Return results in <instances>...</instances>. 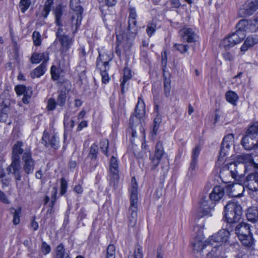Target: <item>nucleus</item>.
<instances>
[{"instance_id":"1a4fd4ad","label":"nucleus","mask_w":258,"mask_h":258,"mask_svg":"<svg viewBox=\"0 0 258 258\" xmlns=\"http://www.w3.org/2000/svg\"><path fill=\"white\" fill-rule=\"evenodd\" d=\"M258 9V2L256 0H247L239 11L238 15L241 17L252 15Z\"/></svg>"},{"instance_id":"72a5a7b5","label":"nucleus","mask_w":258,"mask_h":258,"mask_svg":"<svg viewBox=\"0 0 258 258\" xmlns=\"http://www.w3.org/2000/svg\"><path fill=\"white\" fill-rule=\"evenodd\" d=\"M1 103L2 107L3 106V112H4V114L0 115V121H5L7 117V112L10 103L9 100L6 99L3 101Z\"/></svg>"},{"instance_id":"13d9d810","label":"nucleus","mask_w":258,"mask_h":258,"mask_svg":"<svg viewBox=\"0 0 258 258\" xmlns=\"http://www.w3.org/2000/svg\"><path fill=\"white\" fill-rule=\"evenodd\" d=\"M51 78L53 80H57L59 78V74L57 68L54 66H53L51 68Z\"/></svg>"},{"instance_id":"a211bd4d","label":"nucleus","mask_w":258,"mask_h":258,"mask_svg":"<svg viewBox=\"0 0 258 258\" xmlns=\"http://www.w3.org/2000/svg\"><path fill=\"white\" fill-rule=\"evenodd\" d=\"M57 40H58L60 43V49L62 52H66L70 48L73 42L72 38L68 35L56 39L54 42Z\"/></svg>"},{"instance_id":"37998d69","label":"nucleus","mask_w":258,"mask_h":258,"mask_svg":"<svg viewBox=\"0 0 258 258\" xmlns=\"http://www.w3.org/2000/svg\"><path fill=\"white\" fill-rule=\"evenodd\" d=\"M174 48L176 50L179 51L181 53L186 52L188 48V46L186 44H175Z\"/></svg>"},{"instance_id":"f3484780","label":"nucleus","mask_w":258,"mask_h":258,"mask_svg":"<svg viewBox=\"0 0 258 258\" xmlns=\"http://www.w3.org/2000/svg\"><path fill=\"white\" fill-rule=\"evenodd\" d=\"M237 160L239 162L245 164L244 168L245 169H247V164L253 166L255 168H258V164L254 163L252 157L250 154H246L239 155L237 157Z\"/></svg>"},{"instance_id":"473e14b6","label":"nucleus","mask_w":258,"mask_h":258,"mask_svg":"<svg viewBox=\"0 0 258 258\" xmlns=\"http://www.w3.org/2000/svg\"><path fill=\"white\" fill-rule=\"evenodd\" d=\"M46 54L45 53H33L30 58L31 62L32 63H38L43 59H45Z\"/></svg>"},{"instance_id":"c9c22d12","label":"nucleus","mask_w":258,"mask_h":258,"mask_svg":"<svg viewBox=\"0 0 258 258\" xmlns=\"http://www.w3.org/2000/svg\"><path fill=\"white\" fill-rule=\"evenodd\" d=\"M56 255L55 258H64L65 257L66 252L64 246L62 243H60L56 248Z\"/></svg>"},{"instance_id":"5701e85b","label":"nucleus","mask_w":258,"mask_h":258,"mask_svg":"<svg viewBox=\"0 0 258 258\" xmlns=\"http://www.w3.org/2000/svg\"><path fill=\"white\" fill-rule=\"evenodd\" d=\"M246 215L248 221L254 222L258 220V210L255 208H250Z\"/></svg>"},{"instance_id":"09e8293b","label":"nucleus","mask_w":258,"mask_h":258,"mask_svg":"<svg viewBox=\"0 0 258 258\" xmlns=\"http://www.w3.org/2000/svg\"><path fill=\"white\" fill-rule=\"evenodd\" d=\"M229 150V149L222 146L221 147V150L218 159L219 162L223 161L224 160V157L227 155Z\"/></svg>"},{"instance_id":"49530a36","label":"nucleus","mask_w":258,"mask_h":258,"mask_svg":"<svg viewBox=\"0 0 258 258\" xmlns=\"http://www.w3.org/2000/svg\"><path fill=\"white\" fill-rule=\"evenodd\" d=\"M55 23L57 26L60 25V18L62 16V10L60 8H57L55 10Z\"/></svg>"},{"instance_id":"3c124183","label":"nucleus","mask_w":258,"mask_h":258,"mask_svg":"<svg viewBox=\"0 0 258 258\" xmlns=\"http://www.w3.org/2000/svg\"><path fill=\"white\" fill-rule=\"evenodd\" d=\"M156 28V25L154 23H150L148 24L146 32L149 36H151L155 32Z\"/></svg>"},{"instance_id":"cd10ccee","label":"nucleus","mask_w":258,"mask_h":258,"mask_svg":"<svg viewBox=\"0 0 258 258\" xmlns=\"http://www.w3.org/2000/svg\"><path fill=\"white\" fill-rule=\"evenodd\" d=\"M138 30H127V32L125 36H122V39L124 41H126L129 43V46H131L132 42L135 39L137 34Z\"/></svg>"},{"instance_id":"de8ad7c7","label":"nucleus","mask_w":258,"mask_h":258,"mask_svg":"<svg viewBox=\"0 0 258 258\" xmlns=\"http://www.w3.org/2000/svg\"><path fill=\"white\" fill-rule=\"evenodd\" d=\"M164 94L166 97H168L170 96V82L168 79H165L164 82Z\"/></svg>"},{"instance_id":"39448f33","label":"nucleus","mask_w":258,"mask_h":258,"mask_svg":"<svg viewBox=\"0 0 258 258\" xmlns=\"http://www.w3.org/2000/svg\"><path fill=\"white\" fill-rule=\"evenodd\" d=\"M235 233L243 245L247 246L253 244V239L250 233L249 224L241 222L235 228Z\"/></svg>"},{"instance_id":"a878e982","label":"nucleus","mask_w":258,"mask_h":258,"mask_svg":"<svg viewBox=\"0 0 258 258\" xmlns=\"http://www.w3.org/2000/svg\"><path fill=\"white\" fill-rule=\"evenodd\" d=\"M233 143L234 136L233 134H230L223 138L221 146L230 149V147L233 146Z\"/></svg>"},{"instance_id":"ddd939ff","label":"nucleus","mask_w":258,"mask_h":258,"mask_svg":"<svg viewBox=\"0 0 258 258\" xmlns=\"http://www.w3.org/2000/svg\"><path fill=\"white\" fill-rule=\"evenodd\" d=\"M243 185L251 191H258V171L248 174L245 178Z\"/></svg>"},{"instance_id":"052dcab7","label":"nucleus","mask_w":258,"mask_h":258,"mask_svg":"<svg viewBox=\"0 0 258 258\" xmlns=\"http://www.w3.org/2000/svg\"><path fill=\"white\" fill-rule=\"evenodd\" d=\"M56 102L54 99L50 98L48 100L47 108L49 110H53L56 106Z\"/></svg>"},{"instance_id":"4be33fe9","label":"nucleus","mask_w":258,"mask_h":258,"mask_svg":"<svg viewBox=\"0 0 258 258\" xmlns=\"http://www.w3.org/2000/svg\"><path fill=\"white\" fill-rule=\"evenodd\" d=\"M46 71V62L43 61L40 66L33 70L30 73L32 78H39L42 76Z\"/></svg>"},{"instance_id":"9d476101","label":"nucleus","mask_w":258,"mask_h":258,"mask_svg":"<svg viewBox=\"0 0 258 258\" xmlns=\"http://www.w3.org/2000/svg\"><path fill=\"white\" fill-rule=\"evenodd\" d=\"M23 168L25 172L27 174H31L34 169L35 161L32 157L31 152L30 150H26L22 156Z\"/></svg>"},{"instance_id":"7c9ffc66","label":"nucleus","mask_w":258,"mask_h":258,"mask_svg":"<svg viewBox=\"0 0 258 258\" xmlns=\"http://www.w3.org/2000/svg\"><path fill=\"white\" fill-rule=\"evenodd\" d=\"M227 168L233 178H236L238 174L237 165L235 162H231L227 165Z\"/></svg>"},{"instance_id":"4468645a","label":"nucleus","mask_w":258,"mask_h":258,"mask_svg":"<svg viewBox=\"0 0 258 258\" xmlns=\"http://www.w3.org/2000/svg\"><path fill=\"white\" fill-rule=\"evenodd\" d=\"M42 140V144L46 147L50 146L54 149H56L59 146L58 137L56 134L48 135L47 133L44 131Z\"/></svg>"},{"instance_id":"b1692460","label":"nucleus","mask_w":258,"mask_h":258,"mask_svg":"<svg viewBox=\"0 0 258 258\" xmlns=\"http://www.w3.org/2000/svg\"><path fill=\"white\" fill-rule=\"evenodd\" d=\"M250 25H251V22H248V21L244 19L241 20L237 24V30H241V31H244L245 33L246 31L250 32Z\"/></svg>"},{"instance_id":"e2e57ef3","label":"nucleus","mask_w":258,"mask_h":258,"mask_svg":"<svg viewBox=\"0 0 258 258\" xmlns=\"http://www.w3.org/2000/svg\"><path fill=\"white\" fill-rule=\"evenodd\" d=\"M154 110L155 111H158L159 109V95L158 94L154 95Z\"/></svg>"},{"instance_id":"4d7b16f0","label":"nucleus","mask_w":258,"mask_h":258,"mask_svg":"<svg viewBox=\"0 0 258 258\" xmlns=\"http://www.w3.org/2000/svg\"><path fill=\"white\" fill-rule=\"evenodd\" d=\"M41 251L44 253V254L46 255L48 254L51 250V248L49 245H48L45 241L42 242L41 244Z\"/></svg>"},{"instance_id":"393cba45","label":"nucleus","mask_w":258,"mask_h":258,"mask_svg":"<svg viewBox=\"0 0 258 258\" xmlns=\"http://www.w3.org/2000/svg\"><path fill=\"white\" fill-rule=\"evenodd\" d=\"M226 100L231 104L235 106L238 99V96L236 93L232 91H227L225 94Z\"/></svg>"},{"instance_id":"864d4df0","label":"nucleus","mask_w":258,"mask_h":258,"mask_svg":"<svg viewBox=\"0 0 258 258\" xmlns=\"http://www.w3.org/2000/svg\"><path fill=\"white\" fill-rule=\"evenodd\" d=\"M200 153V147L197 146L192 150L191 154V160L198 161V158Z\"/></svg>"},{"instance_id":"0eeeda50","label":"nucleus","mask_w":258,"mask_h":258,"mask_svg":"<svg viewBox=\"0 0 258 258\" xmlns=\"http://www.w3.org/2000/svg\"><path fill=\"white\" fill-rule=\"evenodd\" d=\"M145 113V105L143 100H139L135 108V114H132L130 119V125L132 130V136L135 137L137 132L134 128L136 125L142 128L141 118Z\"/></svg>"},{"instance_id":"f8f14e48","label":"nucleus","mask_w":258,"mask_h":258,"mask_svg":"<svg viewBox=\"0 0 258 258\" xmlns=\"http://www.w3.org/2000/svg\"><path fill=\"white\" fill-rule=\"evenodd\" d=\"M11 164L8 167L7 170L8 174L14 175L17 181L21 180L22 168L20 164V160L18 158L12 159Z\"/></svg>"},{"instance_id":"9b49d317","label":"nucleus","mask_w":258,"mask_h":258,"mask_svg":"<svg viewBox=\"0 0 258 258\" xmlns=\"http://www.w3.org/2000/svg\"><path fill=\"white\" fill-rule=\"evenodd\" d=\"M112 53L110 51L99 52V56L96 60V67L99 70L102 69H109V62L112 59Z\"/></svg>"},{"instance_id":"5fc2aeb1","label":"nucleus","mask_w":258,"mask_h":258,"mask_svg":"<svg viewBox=\"0 0 258 258\" xmlns=\"http://www.w3.org/2000/svg\"><path fill=\"white\" fill-rule=\"evenodd\" d=\"M150 159L151 160V169L153 170L159 165L161 159L157 158L154 156V157L150 156Z\"/></svg>"},{"instance_id":"6ab92c4d","label":"nucleus","mask_w":258,"mask_h":258,"mask_svg":"<svg viewBox=\"0 0 258 258\" xmlns=\"http://www.w3.org/2000/svg\"><path fill=\"white\" fill-rule=\"evenodd\" d=\"M23 146V142L20 141L17 142L16 144L14 145L12 150V159H16V158H18L19 160H20V155L21 154L23 155L24 152L28 150L25 149L24 150L22 148Z\"/></svg>"},{"instance_id":"79ce46f5","label":"nucleus","mask_w":258,"mask_h":258,"mask_svg":"<svg viewBox=\"0 0 258 258\" xmlns=\"http://www.w3.org/2000/svg\"><path fill=\"white\" fill-rule=\"evenodd\" d=\"M108 148V141L104 139L100 143V148L103 154L107 156V149Z\"/></svg>"},{"instance_id":"680f3d73","label":"nucleus","mask_w":258,"mask_h":258,"mask_svg":"<svg viewBox=\"0 0 258 258\" xmlns=\"http://www.w3.org/2000/svg\"><path fill=\"white\" fill-rule=\"evenodd\" d=\"M27 87L24 85H18L15 87V90L19 95H23Z\"/></svg>"},{"instance_id":"4c0bfd02","label":"nucleus","mask_w":258,"mask_h":258,"mask_svg":"<svg viewBox=\"0 0 258 258\" xmlns=\"http://www.w3.org/2000/svg\"><path fill=\"white\" fill-rule=\"evenodd\" d=\"M106 258H115V247L113 244H109L106 249Z\"/></svg>"},{"instance_id":"ea45409f","label":"nucleus","mask_w":258,"mask_h":258,"mask_svg":"<svg viewBox=\"0 0 258 258\" xmlns=\"http://www.w3.org/2000/svg\"><path fill=\"white\" fill-rule=\"evenodd\" d=\"M66 100V94L64 92H60L57 98V104L60 106H62L64 105Z\"/></svg>"},{"instance_id":"2eb2a0df","label":"nucleus","mask_w":258,"mask_h":258,"mask_svg":"<svg viewBox=\"0 0 258 258\" xmlns=\"http://www.w3.org/2000/svg\"><path fill=\"white\" fill-rule=\"evenodd\" d=\"M179 35L183 41L187 42H195L197 38V35L192 29L184 28L179 31Z\"/></svg>"},{"instance_id":"603ef678","label":"nucleus","mask_w":258,"mask_h":258,"mask_svg":"<svg viewBox=\"0 0 258 258\" xmlns=\"http://www.w3.org/2000/svg\"><path fill=\"white\" fill-rule=\"evenodd\" d=\"M128 30H133L134 31L138 30L136 19L128 18Z\"/></svg>"},{"instance_id":"20e7f679","label":"nucleus","mask_w":258,"mask_h":258,"mask_svg":"<svg viewBox=\"0 0 258 258\" xmlns=\"http://www.w3.org/2000/svg\"><path fill=\"white\" fill-rule=\"evenodd\" d=\"M241 144L246 150L258 148V121L251 125L241 140Z\"/></svg>"},{"instance_id":"412c9836","label":"nucleus","mask_w":258,"mask_h":258,"mask_svg":"<svg viewBox=\"0 0 258 258\" xmlns=\"http://www.w3.org/2000/svg\"><path fill=\"white\" fill-rule=\"evenodd\" d=\"M138 202V184L135 177H133L131 186L130 203Z\"/></svg>"},{"instance_id":"338daca9","label":"nucleus","mask_w":258,"mask_h":258,"mask_svg":"<svg viewBox=\"0 0 258 258\" xmlns=\"http://www.w3.org/2000/svg\"><path fill=\"white\" fill-rule=\"evenodd\" d=\"M229 188L232 191H234L236 189H240L242 191L244 190V186L238 183H234L231 185H229Z\"/></svg>"},{"instance_id":"a18cd8bd","label":"nucleus","mask_w":258,"mask_h":258,"mask_svg":"<svg viewBox=\"0 0 258 258\" xmlns=\"http://www.w3.org/2000/svg\"><path fill=\"white\" fill-rule=\"evenodd\" d=\"M58 28L57 29V32L56 33V38H59L61 37L66 36L67 35L66 33L68 31L67 29H66L65 30L62 28L63 25L61 24V22H60V25L58 26Z\"/></svg>"},{"instance_id":"6e6d98bb","label":"nucleus","mask_w":258,"mask_h":258,"mask_svg":"<svg viewBox=\"0 0 258 258\" xmlns=\"http://www.w3.org/2000/svg\"><path fill=\"white\" fill-rule=\"evenodd\" d=\"M222 56L226 61H231L234 59V54L231 52L227 51V50L222 53Z\"/></svg>"},{"instance_id":"7ed1b4c3","label":"nucleus","mask_w":258,"mask_h":258,"mask_svg":"<svg viewBox=\"0 0 258 258\" xmlns=\"http://www.w3.org/2000/svg\"><path fill=\"white\" fill-rule=\"evenodd\" d=\"M224 217L230 225L239 222L242 219V208L237 203L228 202L224 207Z\"/></svg>"},{"instance_id":"8fccbe9b","label":"nucleus","mask_w":258,"mask_h":258,"mask_svg":"<svg viewBox=\"0 0 258 258\" xmlns=\"http://www.w3.org/2000/svg\"><path fill=\"white\" fill-rule=\"evenodd\" d=\"M108 70H109V69H102V70H100V75L102 77V82L104 84H106L107 83H108L109 80L108 74L107 73Z\"/></svg>"},{"instance_id":"58836bf2","label":"nucleus","mask_w":258,"mask_h":258,"mask_svg":"<svg viewBox=\"0 0 258 258\" xmlns=\"http://www.w3.org/2000/svg\"><path fill=\"white\" fill-rule=\"evenodd\" d=\"M31 2L30 0H21L20 2L19 6L21 11L23 13H24L29 8Z\"/></svg>"},{"instance_id":"dca6fc26","label":"nucleus","mask_w":258,"mask_h":258,"mask_svg":"<svg viewBox=\"0 0 258 258\" xmlns=\"http://www.w3.org/2000/svg\"><path fill=\"white\" fill-rule=\"evenodd\" d=\"M137 206L138 202L131 203V205L128 210V219L129 225L134 227L137 221Z\"/></svg>"},{"instance_id":"2f4dec72","label":"nucleus","mask_w":258,"mask_h":258,"mask_svg":"<svg viewBox=\"0 0 258 258\" xmlns=\"http://www.w3.org/2000/svg\"><path fill=\"white\" fill-rule=\"evenodd\" d=\"M163 143L161 141H159L156 146L154 157L157 158L161 159L164 154Z\"/></svg>"},{"instance_id":"bb28decb","label":"nucleus","mask_w":258,"mask_h":258,"mask_svg":"<svg viewBox=\"0 0 258 258\" xmlns=\"http://www.w3.org/2000/svg\"><path fill=\"white\" fill-rule=\"evenodd\" d=\"M155 112L157 114L154 120V126L151 132L153 136L156 135L157 132L162 121V116L159 113V109H158V111Z\"/></svg>"},{"instance_id":"6e6552de","label":"nucleus","mask_w":258,"mask_h":258,"mask_svg":"<svg viewBox=\"0 0 258 258\" xmlns=\"http://www.w3.org/2000/svg\"><path fill=\"white\" fill-rule=\"evenodd\" d=\"M119 182V169L116 157L112 156L109 162V184L114 189L117 187Z\"/></svg>"},{"instance_id":"f03ea898","label":"nucleus","mask_w":258,"mask_h":258,"mask_svg":"<svg viewBox=\"0 0 258 258\" xmlns=\"http://www.w3.org/2000/svg\"><path fill=\"white\" fill-rule=\"evenodd\" d=\"M224 195V188L221 186H215L209 198L205 197L200 202V207L198 212V218L204 216H211V212L215 206V202L219 201Z\"/></svg>"},{"instance_id":"c85d7f7f","label":"nucleus","mask_w":258,"mask_h":258,"mask_svg":"<svg viewBox=\"0 0 258 258\" xmlns=\"http://www.w3.org/2000/svg\"><path fill=\"white\" fill-rule=\"evenodd\" d=\"M234 46L229 36L224 38L220 43L219 46L221 49H224L225 51L230 49Z\"/></svg>"},{"instance_id":"e433bc0d","label":"nucleus","mask_w":258,"mask_h":258,"mask_svg":"<svg viewBox=\"0 0 258 258\" xmlns=\"http://www.w3.org/2000/svg\"><path fill=\"white\" fill-rule=\"evenodd\" d=\"M11 211L13 214V223L15 225H17L20 222V217L21 213V209L20 208L17 210L15 209H11Z\"/></svg>"},{"instance_id":"a19ab883","label":"nucleus","mask_w":258,"mask_h":258,"mask_svg":"<svg viewBox=\"0 0 258 258\" xmlns=\"http://www.w3.org/2000/svg\"><path fill=\"white\" fill-rule=\"evenodd\" d=\"M98 148L97 145L93 144L90 148L89 152V156H91V159H96L98 153Z\"/></svg>"},{"instance_id":"774afa93","label":"nucleus","mask_w":258,"mask_h":258,"mask_svg":"<svg viewBox=\"0 0 258 258\" xmlns=\"http://www.w3.org/2000/svg\"><path fill=\"white\" fill-rule=\"evenodd\" d=\"M128 258H143L142 250L138 248L135 250L134 255L129 256Z\"/></svg>"},{"instance_id":"c756f323","label":"nucleus","mask_w":258,"mask_h":258,"mask_svg":"<svg viewBox=\"0 0 258 258\" xmlns=\"http://www.w3.org/2000/svg\"><path fill=\"white\" fill-rule=\"evenodd\" d=\"M132 77L131 71L128 68H124L123 80L121 83V92L124 93V84Z\"/></svg>"},{"instance_id":"0e129e2a","label":"nucleus","mask_w":258,"mask_h":258,"mask_svg":"<svg viewBox=\"0 0 258 258\" xmlns=\"http://www.w3.org/2000/svg\"><path fill=\"white\" fill-rule=\"evenodd\" d=\"M197 163L198 161H196L191 160L190 162L188 170L192 175L195 174V170L196 168Z\"/></svg>"},{"instance_id":"69168bd1","label":"nucleus","mask_w":258,"mask_h":258,"mask_svg":"<svg viewBox=\"0 0 258 258\" xmlns=\"http://www.w3.org/2000/svg\"><path fill=\"white\" fill-rule=\"evenodd\" d=\"M250 32L255 31L257 29H258V17L254 19V23L251 22V25H250Z\"/></svg>"},{"instance_id":"f257e3e1","label":"nucleus","mask_w":258,"mask_h":258,"mask_svg":"<svg viewBox=\"0 0 258 258\" xmlns=\"http://www.w3.org/2000/svg\"><path fill=\"white\" fill-rule=\"evenodd\" d=\"M232 229L227 227L226 229H222L219 231L210 236L205 241H203L204 239L203 234L200 233L192 241V245L194 250L201 251L204 248L208 247L211 248L207 254V258H223L224 253V247L223 243L228 241L230 233Z\"/></svg>"},{"instance_id":"f704fd0d","label":"nucleus","mask_w":258,"mask_h":258,"mask_svg":"<svg viewBox=\"0 0 258 258\" xmlns=\"http://www.w3.org/2000/svg\"><path fill=\"white\" fill-rule=\"evenodd\" d=\"M0 181L1 182L3 187L8 186L11 183V178L8 177L4 172L3 170L0 171Z\"/></svg>"},{"instance_id":"aec40b11","label":"nucleus","mask_w":258,"mask_h":258,"mask_svg":"<svg viewBox=\"0 0 258 258\" xmlns=\"http://www.w3.org/2000/svg\"><path fill=\"white\" fill-rule=\"evenodd\" d=\"M246 34L244 31L236 30V32L229 36L234 45L240 43L245 37Z\"/></svg>"},{"instance_id":"423d86ee","label":"nucleus","mask_w":258,"mask_h":258,"mask_svg":"<svg viewBox=\"0 0 258 258\" xmlns=\"http://www.w3.org/2000/svg\"><path fill=\"white\" fill-rule=\"evenodd\" d=\"M70 7L71 9L74 11L72 16L71 20L72 24V29L73 33H75L81 23L83 9L80 6L79 0H71Z\"/></svg>"},{"instance_id":"bf43d9fd","label":"nucleus","mask_w":258,"mask_h":258,"mask_svg":"<svg viewBox=\"0 0 258 258\" xmlns=\"http://www.w3.org/2000/svg\"><path fill=\"white\" fill-rule=\"evenodd\" d=\"M68 183L64 178H62L60 180V194L61 195L64 194L67 191Z\"/></svg>"},{"instance_id":"c03bdc74","label":"nucleus","mask_w":258,"mask_h":258,"mask_svg":"<svg viewBox=\"0 0 258 258\" xmlns=\"http://www.w3.org/2000/svg\"><path fill=\"white\" fill-rule=\"evenodd\" d=\"M33 43L35 46H39L41 44V35L39 32L34 31L32 35Z\"/></svg>"}]
</instances>
